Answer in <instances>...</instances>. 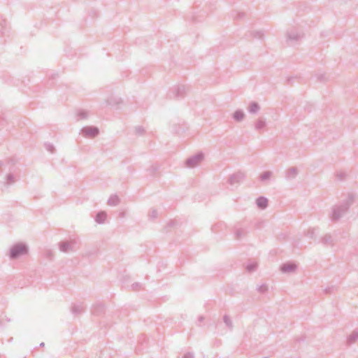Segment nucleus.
<instances>
[{"instance_id":"nucleus-19","label":"nucleus","mask_w":358,"mask_h":358,"mask_svg":"<svg viewBox=\"0 0 358 358\" xmlns=\"http://www.w3.org/2000/svg\"><path fill=\"white\" fill-rule=\"evenodd\" d=\"M85 310V307L83 303L74 304L71 308V311L73 314H80Z\"/></svg>"},{"instance_id":"nucleus-1","label":"nucleus","mask_w":358,"mask_h":358,"mask_svg":"<svg viewBox=\"0 0 358 358\" xmlns=\"http://www.w3.org/2000/svg\"><path fill=\"white\" fill-rule=\"evenodd\" d=\"M355 201V195L349 194L348 198L341 203L335 205L331 208L329 217L332 222L338 221L349 210Z\"/></svg>"},{"instance_id":"nucleus-3","label":"nucleus","mask_w":358,"mask_h":358,"mask_svg":"<svg viewBox=\"0 0 358 358\" xmlns=\"http://www.w3.org/2000/svg\"><path fill=\"white\" fill-rule=\"evenodd\" d=\"M186 94V87L184 85H177L173 87L168 94V97L171 99H178L183 98Z\"/></svg>"},{"instance_id":"nucleus-39","label":"nucleus","mask_w":358,"mask_h":358,"mask_svg":"<svg viewBox=\"0 0 358 358\" xmlns=\"http://www.w3.org/2000/svg\"><path fill=\"white\" fill-rule=\"evenodd\" d=\"M3 166V162L0 161V173H1V167Z\"/></svg>"},{"instance_id":"nucleus-12","label":"nucleus","mask_w":358,"mask_h":358,"mask_svg":"<svg viewBox=\"0 0 358 358\" xmlns=\"http://www.w3.org/2000/svg\"><path fill=\"white\" fill-rule=\"evenodd\" d=\"M256 204L260 209H265L268 206V199L264 196H259L256 200Z\"/></svg>"},{"instance_id":"nucleus-6","label":"nucleus","mask_w":358,"mask_h":358,"mask_svg":"<svg viewBox=\"0 0 358 358\" xmlns=\"http://www.w3.org/2000/svg\"><path fill=\"white\" fill-rule=\"evenodd\" d=\"M245 178V172L242 171H238L234 174L231 175L228 179V182L231 185H234L235 184H238L243 181Z\"/></svg>"},{"instance_id":"nucleus-34","label":"nucleus","mask_w":358,"mask_h":358,"mask_svg":"<svg viewBox=\"0 0 358 358\" xmlns=\"http://www.w3.org/2000/svg\"><path fill=\"white\" fill-rule=\"evenodd\" d=\"M45 148L51 153H53L54 151H55L54 146L52 144H50V143H46L45 144Z\"/></svg>"},{"instance_id":"nucleus-35","label":"nucleus","mask_w":358,"mask_h":358,"mask_svg":"<svg viewBox=\"0 0 358 358\" xmlns=\"http://www.w3.org/2000/svg\"><path fill=\"white\" fill-rule=\"evenodd\" d=\"M149 216L152 219L156 218L157 217V211L155 209L152 210L151 212L150 213Z\"/></svg>"},{"instance_id":"nucleus-13","label":"nucleus","mask_w":358,"mask_h":358,"mask_svg":"<svg viewBox=\"0 0 358 358\" xmlns=\"http://www.w3.org/2000/svg\"><path fill=\"white\" fill-rule=\"evenodd\" d=\"M358 340V328H356L348 336L347 340L348 345H351Z\"/></svg>"},{"instance_id":"nucleus-25","label":"nucleus","mask_w":358,"mask_h":358,"mask_svg":"<svg viewBox=\"0 0 358 358\" xmlns=\"http://www.w3.org/2000/svg\"><path fill=\"white\" fill-rule=\"evenodd\" d=\"M78 120H84L88 117V113L84 110H79L77 113Z\"/></svg>"},{"instance_id":"nucleus-2","label":"nucleus","mask_w":358,"mask_h":358,"mask_svg":"<svg viewBox=\"0 0 358 358\" xmlns=\"http://www.w3.org/2000/svg\"><path fill=\"white\" fill-rule=\"evenodd\" d=\"M28 252L29 248L25 243H17L10 248L8 257L10 259L14 260L27 255Z\"/></svg>"},{"instance_id":"nucleus-8","label":"nucleus","mask_w":358,"mask_h":358,"mask_svg":"<svg viewBox=\"0 0 358 358\" xmlns=\"http://www.w3.org/2000/svg\"><path fill=\"white\" fill-rule=\"evenodd\" d=\"M286 36L288 42H296L303 37V35L296 30L292 29L287 31Z\"/></svg>"},{"instance_id":"nucleus-41","label":"nucleus","mask_w":358,"mask_h":358,"mask_svg":"<svg viewBox=\"0 0 358 358\" xmlns=\"http://www.w3.org/2000/svg\"><path fill=\"white\" fill-rule=\"evenodd\" d=\"M44 345H45V344H44V343H41L40 344V346H41V347H43V346H44Z\"/></svg>"},{"instance_id":"nucleus-31","label":"nucleus","mask_w":358,"mask_h":358,"mask_svg":"<svg viewBox=\"0 0 358 358\" xmlns=\"http://www.w3.org/2000/svg\"><path fill=\"white\" fill-rule=\"evenodd\" d=\"M257 290L260 293H265L268 291V286L265 284H263L257 288Z\"/></svg>"},{"instance_id":"nucleus-18","label":"nucleus","mask_w":358,"mask_h":358,"mask_svg":"<svg viewBox=\"0 0 358 358\" xmlns=\"http://www.w3.org/2000/svg\"><path fill=\"white\" fill-rule=\"evenodd\" d=\"M248 109L250 113L255 114L259 111L260 106L258 103L253 101L250 103Z\"/></svg>"},{"instance_id":"nucleus-10","label":"nucleus","mask_w":358,"mask_h":358,"mask_svg":"<svg viewBox=\"0 0 358 358\" xmlns=\"http://www.w3.org/2000/svg\"><path fill=\"white\" fill-rule=\"evenodd\" d=\"M296 269V265L294 263H285L280 266V271L282 273L294 272Z\"/></svg>"},{"instance_id":"nucleus-33","label":"nucleus","mask_w":358,"mask_h":358,"mask_svg":"<svg viewBox=\"0 0 358 358\" xmlns=\"http://www.w3.org/2000/svg\"><path fill=\"white\" fill-rule=\"evenodd\" d=\"M131 288L134 291H137L141 288V284H140L139 282H135L132 284Z\"/></svg>"},{"instance_id":"nucleus-20","label":"nucleus","mask_w":358,"mask_h":358,"mask_svg":"<svg viewBox=\"0 0 358 358\" xmlns=\"http://www.w3.org/2000/svg\"><path fill=\"white\" fill-rule=\"evenodd\" d=\"M120 198L117 195H112L108 200L109 206H115L120 203Z\"/></svg>"},{"instance_id":"nucleus-30","label":"nucleus","mask_w":358,"mask_h":358,"mask_svg":"<svg viewBox=\"0 0 358 358\" xmlns=\"http://www.w3.org/2000/svg\"><path fill=\"white\" fill-rule=\"evenodd\" d=\"M135 133L136 135H143L145 133V129L141 126H138L135 128Z\"/></svg>"},{"instance_id":"nucleus-29","label":"nucleus","mask_w":358,"mask_h":358,"mask_svg":"<svg viewBox=\"0 0 358 358\" xmlns=\"http://www.w3.org/2000/svg\"><path fill=\"white\" fill-rule=\"evenodd\" d=\"M257 267V264L256 263L249 264L246 266V269L248 272L254 271Z\"/></svg>"},{"instance_id":"nucleus-40","label":"nucleus","mask_w":358,"mask_h":358,"mask_svg":"<svg viewBox=\"0 0 358 358\" xmlns=\"http://www.w3.org/2000/svg\"><path fill=\"white\" fill-rule=\"evenodd\" d=\"M331 289V288L326 289H325V292H326V293H329V292H330Z\"/></svg>"},{"instance_id":"nucleus-21","label":"nucleus","mask_w":358,"mask_h":358,"mask_svg":"<svg viewBox=\"0 0 358 358\" xmlns=\"http://www.w3.org/2000/svg\"><path fill=\"white\" fill-rule=\"evenodd\" d=\"M159 166L157 164L151 165L148 169L147 171L149 173L150 176H154L155 173L159 171Z\"/></svg>"},{"instance_id":"nucleus-24","label":"nucleus","mask_w":358,"mask_h":358,"mask_svg":"<svg viewBox=\"0 0 358 358\" xmlns=\"http://www.w3.org/2000/svg\"><path fill=\"white\" fill-rule=\"evenodd\" d=\"M223 321L225 323V324L229 327V329H233V323H232V321L229 315H224Z\"/></svg>"},{"instance_id":"nucleus-5","label":"nucleus","mask_w":358,"mask_h":358,"mask_svg":"<svg viewBox=\"0 0 358 358\" xmlns=\"http://www.w3.org/2000/svg\"><path fill=\"white\" fill-rule=\"evenodd\" d=\"M99 133V129L93 126L84 127L80 131V134H82L84 137L91 138L96 137Z\"/></svg>"},{"instance_id":"nucleus-4","label":"nucleus","mask_w":358,"mask_h":358,"mask_svg":"<svg viewBox=\"0 0 358 358\" xmlns=\"http://www.w3.org/2000/svg\"><path fill=\"white\" fill-rule=\"evenodd\" d=\"M204 159V155L202 152H199L187 158L185 161V166L189 168H194L199 166Z\"/></svg>"},{"instance_id":"nucleus-37","label":"nucleus","mask_w":358,"mask_h":358,"mask_svg":"<svg viewBox=\"0 0 358 358\" xmlns=\"http://www.w3.org/2000/svg\"><path fill=\"white\" fill-rule=\"evenodd\" d=\"M182 358H194V355L191 352L186 353Z\"/></svg>"},{"instance_id":"nucleus-36","label":"nucleus","mask_w":358,"mask_h":358,"mask_svg":"<svg viewBox=\"0 0 358 358\" xmlns=\"http://www.w3.org/2000/svg\"><path fill=\"white\" fill-rule=\"evenodd\" d=\"M337 177L340 179V180H343L345 178V173H343V172H341V173H337Z\"/></svg>"},{"instance_id":"nucleus-23","label":"nucleus","mask_w":358,"mask_h":358,"mask_svg":"<svg viewBox=\"0 0 358 358\" xmlns=\"http://www.w3.org/2000/svg\"><path fill=\"white\" fill-rule=\"evenodd\" d=\"M266 127V122L262 118H259L255 123V129L257 130H260Z\"/></svg>"},{"instance_id":"nucleus-26","label":"nucleus","mask_w":358,"mask_h":358,"mask_svg":"<svg viewBox=\"0 0 358 358\" xmlns=\"http://www.w3.org/2000/svg\"><path fill=\"white\" fill-rule=\"evenodd\" d=\"M15 181H16V179H15V176H13V174L9 173L6 176V185H12L14 182H15Z\"/></svg>"},{"instance_id":"nucleus-16","label":"nucleus","mask_w":358,"mask_h":358,"mask_svg":"<svg viewBox=\"0 0 358 358\" xmlns=\"http://www.w3.org/2000/svg\"><path fill=\"white\" fill-rule=\"evenodd\" d=\"M106 217V213L105 211H100L96 214L95 221L99 224H103L104 223Z\"/></svg>"},{"instance_id":"nucleus-32","label":"nucleus","mask_w":358,"mask_h":358,"mask_svg":"<svg viewBox=\"0 0 358 358\" xmlns=\"http://www.w3.org/2000/svg\"><path fill=\"white\" fill-rule=\"evenodd\" d=\"M315 234V229H309L307 231V236L311 238H313Z\"/></svg>"},{"instance_id":"nucleus-11","label":"nucleus","mask_w":358,"mask_h":358,"mask_svg":"<svg viewBox=\"0 0 358 358\" xmlns=\"http://www.w3.org/2000/svg\"><path fill=\"white\" fill-rule=\"evenodd\" d=\"M298 174V170L296 167H291L285 171V178L287 180L294 179Z\"/></svg>"},{"instance_id":"nucleus-27","label":"nucleus","mask_w":358,"mask_h":358,"mask_svg":"<svg viewBox=\"0 0 358 358\" xmlns=\"http://www.w3.org/2000/svg\"><path fill=\"white\" fill-rule=\"evenodd\" d=\"M103 310V306L101 304L97 305L93 308V314L99 315Z\"/></svg>"},{"instance_id":"nucleus-38","label":"nucleus","mask_w":358,"mask_h":358,"mask_svg":"<svg viewBox=\"0 0 358 358\" xmlns=\"http://www.w3.org/2000/svg\"><path fill=\"white\" fill-rule=\"evenodd\" d=\"M203 320H204V317H203V316H200V317H199V322H202Z\"/></svg>"},{"instance_id":"nucleus-7","label":"nucleus","mask_w":358,"mask_h":358,"mask_svg":"<svg viewBox=\"0 0 358 358\" xmlns=\"http://www.w3.org/2000/svg\"><path fill=\"white\" fill-rule=\"evenodd\" d=\"M77 243L76 240L73 239L69 241H62L59 243V250L63 252L74 251V245Z\"/></svg>"},{"instance_id":"nucleus-14","label":"nucleus","mask_w":358,"mask_h":358,"mask_svg":"<svg viewBox=\"0 0 358 358\" xmlns=\"http://www.w3.org/2000/svg\"><path fill=\"white\" fill-rule=\"evenodd\" d=\"M247 234V231L243 228H236L234 229V237L236 240L241 239Z\"/></svg>"},{"instance_id":"nucleus-22","label":"nucleus","mask_w":358,"mask_h":358,"mask_svg":"<svg viewBox=\"0 0 358 358\" xmlns=\"http://www.w3.org/2000/svg\"><path fill=\"white\" fill-rule=\"evenodd\" d=\"M272 174L273 173L270 171H264L259 176V180L262 181L269 180Z\"/></svg>"},{"instance_id":"nucleus-15","label":"nucleus","mask_w":358,"mask_h":358,"mask_svg":"<svg viewBox=\"0 0 358 358\" xmlns=\"http://www.w3.org/2000/svg\"><path fill=\"white\" fill-rule=\"evenodd\" d=\"M107 104L110 106H117L120 104L122 101L120 98L116 96H110L106 100Z\"/></svg>"},{"instance_id":"nucleus-17","label":"nucleus","mask_w":358,"mask_h":358,"mask_svg":"<svg viewBox=\"0 0 358 358\" xmlns=\"http://www.w3.org/2000/svg\"><path fill=\"white\" fill-rule=\"evenodd\" d=\"M232 117L235 121L241 122L245 117V113L242 110H237L233 113Z\"/></svg>"},{"instance_id":"nucleus-28","label":"nucleus","mask_w":358,"mask_h":358,"mask_svg":"<svg viewBox=\"0 0 358 358\" xmlns=\"http://www.w3.org/2000/svg\"><path fill=\"white\" fill-rule=\"evenodd\" d=\"M317 80L319 82H326L327 76L324 73H320L316 75Z\"/></svg>"},{"instance_id":"nucleus-9","label":"nucleus","mask_w":358,"mask_h":358,"mask_svg":"<svg viewBox=\"0 0 358 358\" xmlns=\"http://www.w3.org/2000/svg\"><path fill=\"white\" fill-rule=\"evenodd\" d=\"M320 242L327 247H332L335 244V238L331 234H326L321 237Z\"/></svg>"}]
</instances>
